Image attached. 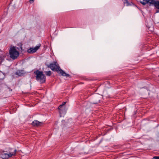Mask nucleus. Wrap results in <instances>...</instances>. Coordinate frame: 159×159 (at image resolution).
I'll return each mask as SVG.
<instances>
[{"mask_svg": "<svg viewBox=\"0 0 159 159\" xmlns=\"http://www.w3.org/2000/svg\"><path fill=\"white\" fill-rule=\"evenodd\" d=\"M151 1H152V0H143V1H141L140 2L143 5H145L148 3L150 4Z\"/></svg>", "mask_w": 159, "mask_h": 159, "instance_id": "nucleus-11", "label": "nucleus"}, {"mask_svg": "<svg viewBox=\"0 0 159 159\" xmlns=\"http://www.w3.org/2000/svg\"><path fill=\"white\" fill-rule=\"evenodd\" d=\"M66 103V102H63L62 104L61 105H60L58 107V109L59 110V113L61 115L65 114L66 113L65 107L64 106Z\"/></svg>", "mask_w": 159, "mask_h": 159, "instance_id": "nucleus-4", "label": "nucleus"}, {"mask_svg": "<svg viewBox=\"0 0 159 159\" xmlns=\"http://www.w3.org/2000/svg\"><path fill=\"white\" fill-rule=\"evenodd\" d=\"M18 49V48L16 47L11 46L10 47L9 53L10 58L14 60L17 58L19 55Z\"/></svg>", "mask_w": 159, "mask_h": 159, "instance_id": "nucleus-2", "label": "nucleus"}, {"mask_svg": "<svg viewBox=\"0 0 159 159\" xmlns=\"http://www.w3.org/2000/svg\"><path fill=\"white\" fill-rule=\"evenodd\" d=\"M154 159H159V157L158 156H155L153 158Z\"/></svg>", "mask_w": 159, "mask_h": 159, "instance_id": "nucleus-14", "label": "nucleus"}, {"mask_svg": "<svg viewBox=\"0 0 159 159\" xmlns=\"http://www.w3.org/2000/svg\"><path fill=\"white\" fill-rule=\"evenodd\" d=\"M48 67L50 68L53 70L56 71L57 72L59 71L60 73L63 76L67 77H69L70 76L69 74L66 73L60 68L57 62L50 64L49 65Z\"/></svg>", "mask_w": 159, "mask_h": 159, "instance_id": "nucleus-1", "label": "nucleus"}, {"mask_svg": "<svg viewBox=\"0 0 159 159\" xmlns=\"http://www.w3.org/2000/svg\"><path fill=\"white\" fill-rule=\"evenodd\" d=\"M159 12V10H157L156 11V13H158Z\"/></svg>", "mask_w": 159, "mask_h": 159, "instance_id": "nucleus-16", "label": "nucleus"}, {"mask_svg": "<svg viewBox=\"0 0 159 159\" xmlns=\"http://www.w3.org/2000/svg\"><path fill=\"white\" fill-rule=\"evenodd\" d=\"M26 72L24 70H18L16 72V74L19 76L24 75L26 73Z\"/></svg>", "mask_w": 159, "mask_h": 159, "instance_id": "nucleus-7", "label": "nucleus"}, {"mask_svg": "<svg viewBox=\"0 0 159 159\" xmlns=\"http://www.w3.org/2000/svg\"><path fill=\"white\" fill-rule=\"evenodd\" d=\"M17 151L16 149H12L10 150L8 153L10 157L12 156H15Z\"/></svg>", "mask_w": 159, "mask_h": 159, "instance_id": "nucleus-8", "label": "nucleus"}, {"mask_svg": "<svg viewBox=\"0 0 159 159\" xmlns=\"http://www.w3.org/2000/svg\"><path fill=\"white\" fill-rule=\"evenodd\" d=\"M0 157L3 159L8 158L10 157L8 153H7L4 151L1 153L0 155Z\"/></svg>", "mask_w": 159, "mask_h": 159, "instance_id": "nucleus-6", "label": "nucleus"}, {"mask_svg": "<svg viewBox=\"0 0 159 159\" xmlns=\"http://www.w3.org/2000/svg\"><path fill=\"white\" fill-rule=\"evenodd\" d=\"M124 5L126 6H128L131 5V4L129 3L127 0H122Z\"/></svg>", "mask_w": 159, "mask_h": 159, "instance_id": "nucleus-12", "label": "nucleus"}, {"mask_svg": "<svg viewBox=\"0 0 159 159\" xmlns=\"http://www.w3.org/2000/svg\"><path fill=\"white\" fill-rule=\"evenodd\" d=\"M34 0H30L29 1L30 2V3H33V2H34Z\"/></svg>", "mask_w": 159, "mask_h": 159, "instance_id": "nucleus-15", "label": "nucleus"}, {"mask_svg": "<svg viewBox=\"0 0 159 159\" xmlns=\"http://www.w3.org/2000/svg\"><path fill=\"white\" fill-rule=\"evenodd\" d=\"M150 4L154 5L156 8L159 9V1L152 0L150 2Z\"/></svg>", "mask_w": 159, "mask_h": 159, "instance_id": "nucleus-9", "label": "nucleus"}, {"mask_svg": "<svg viewBox=\"0 0 159 159\" xmlns=\"http://www.w3.org/2000/svg\"><path fill=\"white\" fill-rule=\"evenodd\" d=\"M46 75L48 76H50L51 75V72L50 71H47L46 72Z\"/></svg>", "mask_w": 159, "mask_h": 159, "instance_id": "nucleus-13", "label": "nucleus"}, {"mask_svg": "<svg viewBox=\"0 0 159 159\" xmlns=\"http://www.w3.org/2000/svg\"><path fill=\"white\" fill-rule=\"evenodd\" d=\"M40 46L41 44H39L34 48H30L28 49L27 52L29 53H33L36 52L39 49Z\"/></svg>", "mask_w": 159, "mask_h": 159, "instance_id": "nucleus-5", "label": "nucleus"}, {"mask_svg": "<svg viewBox=\"0 0 159 159\" xmlns=\"http://www.w3.org/2000/svg\"><path fill=\"white\" fill-rule=\"evenodd\" d=\"M43 124L42 122L35 120L32 123V125L34 126H39Z\"/></svg>", "mask_w": 159, "mask_h": 159, "instance_id": "nucleus-10", "label": "nucleus"}, {"mask_svg": "<svg viewBox=\"0 0 159 159\" xmlns=\"http://www.w3.org/2000/svg\"><path fill=\"white\" fill-rule=\"evenodd\" d=\"M34 73L36 75V79L41 84L45 82L46 77L42 72L37 70L34 72Z\"/></svg>", "mask_w": 159, "mask_h": 159, "instance_id": "nucleus-3", "label": "nucleus"}]
</instances>
